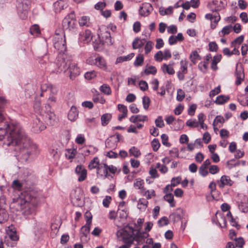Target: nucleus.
Masks as SVG:
<instances>
[{"label":"nucleus","instance_id":"6e6d98bb","mask_svg":"<svg viewBox=\"0 0 248 248\" xmlns=\"http://www.w3.org/2000/svg\"><path fill=\"white\" fill-rule=\"evenodd\" d=\"M151 144L153 149L154 151H157L160 146L159 140L156 139H155L153 140Z\"/></svg>","mask_w":248,"mask_h":248},{"label":"nucleus","instance_id":"603ef678","mask_svg":"<svg viewBox=\"0 0 248 248\" xmlns=\"http://www.w3.org/2000/svg\"><path fill=\"white\" fill-rule=\"evenodd\" d=\"M7 214L4 210L0 209V224L4 222L7 219Z\"/></svg>","mask_w":248,"mask_h":248},{"label":"nucleus","instance_id":"bb28decb","mask_svg":"<svg viewBox=\"0 0 248 248\" xmlns=\"http://www.w3.org/2000/svg\"><path fill=\"white\" fill-rule=\"evenodd\" d=\"M144 44V39L142 40L138 37H136L132 43V47L133 49H137L142 47Z\"/></svg>","mask_w":248,"mask_h":248},{"label":"nucleus","instance_id":"338daca9","mask_svg":"<svg viewBox=\"0 0 248 248\" xmlns=\"http://www.w3.org/2000/svg\"><path fill=\"white\" fill-rule=\"evenodd\" d=\"M85 78L90 80L96 77V73L94 71L86 72L84 75Z\"/></svg>","mask_w":248,"mask_h":248},{"label":"nucleus","instance_id":"58836bf2","mask_svg":"<svg viewBox=\"0 0 248 248\" xmlns=\"http://www.w3.org/2000/svg\"><path fill=\"white\" fill-rule=\"evenodd\" d=\"M91 226L90 219H88L87 223L81 228V232L85 235L88 234L90 231V228Z\"/></svg>","mask_w":248,"mask_h":248},{"label":"nucleus","instance_id":"6e6552de","mask_svg":"<svg viewBox=\"0 0 248 248\" xmlns=\"http://www.w3.org/2000/svg\"><path fill=\"white\" fill-rule=\"evenodd\" d=\"M76 20L75 13L71 12L62 21V27L65 30H71L74 29L76 26Z\"/></svg>","mask_w":248,"mask_h":248},{"label":"nucleus","instance_id":"37998d69","mask_svg":"<svg viewBox=\"0 0 248 248\" xmlns=\"http://www.w3.org/2000/svg\"><path fill=\"white\" fill-rule=\"evenodd\" d=\"M178 210L179 209L177 210L176 212L170 215L169 217L170 219H171L174 221H178L181 219V216L180 214L178 213Z\"/></svg>","mask_w":248,"mask_h":248},{"label":"nucleus","instance_id":"4d7b16f0","mask_svg":"<svg viewBox=\"0 0 248 248\" xmlns=\"http://www.w3.org/2000/svg\"><path fill=\"white\" fill-rule=\"evenodd\" d=\"M30 32L31 34L40 33V31L39 26L36 24L32 26L30 28Z\"/></svg>","mask_w":248,"mask_h":248},{"label":"nucleus","instance_id":"4be33fe9","mask_svg":"<svg viewBox=\"0 0 248 248\" xmlns=\"http://www.w3.org/2000/svg\"><path fill=\"white\" fill-rule=\"evenodd\" d=\"M130 121L133 123L139 122H145L148 121V117L146 115H137L132 116L130 118Z\"/></svg>","mask_w":248,"mask_h":248},{"label":"nucleus","instance_id":"7c9ffc66","mask_svg":"<svg viewBox=\"0 0 248 248\" xmlns=\"http://www.w3.org/2000/svg\"><path fill=\"white\" fill-rule=\"evenodd\" d=\"M111 118V115L109 113L103 114L101 118L102 124L103 126L107 125Z\"/></svg>","mask_w":248,"mask_h":248},{"label":"nucleus","instance_id":"c85d7f7f","mask_svg":"<svg viewBox=\"0 0 248 248\" xmlns=\"http://www.w3.org/2000/svg\"><path fill=\"white\" fill-rule=\"evenodd\" d=\"M235 75H236V80L235 82V84L237 85H239L241 83L242 81L244 79V77H245L244 73L242 71L236 70Z\"/></svg>","mask_w":248,"mask_h":248},{"label":"nucleus","instance_id":"20e7f679","mask_svg":"<svg viewBox=\"0 0 248 248\" xmlns=\"http://www.w3.org/2000/svg\"><path fill=\"white\" fill-rule=\"evenodd\" d=\"M54 46L60 53H64L66 49L65 34L61 30H57L53 39Z\"/></svg>","mask_w":248,"mask_h":248},{"label":"nucleus","instance_id":"bf43d9fd","mask_svg":"<svg viewBox=\"0 0 248 248\" xmlns=\"http://www.w3.org/2000/svg\"><path fill=\"white\" fill-rule=\"evenodd\" d=\"M232 27L231 25L226 26L224 27L221 31V36L228 34L232 31Z\"/></svg>","mask_w":248,"mask_h":248},{"label":"nucleus","instance_id":"7ed1b4c3","mask_svg":"<svg viewBox=\"0 0 248 248\" xmlns=\"http://www.w3.org/2000/svg\"><path fill=\"white\" fill-rule=\"evenodd\" d=\"M13 204L14 206H18L17 210H20L25 216H28L34 213L33 205L21 197L18 198L16 202H14Z\"/></svg>","mask_w":248,"mask_h":248},{"label":"nucleus","instance_id":"a211bd4d","mask_svg":"<svg viewBox=\"0 0 248 248\" xmlns=\"http://www.w3.org/2000/svg\"><path fill=\"white\" fill-rule=\"evenodd\" d=\"M12 187L16 190L20 191L23 189V187H26V182L18 179L15 180L12 182Z\"/></svg>","mask_w":248,"mask_h":248},{"label":"nucleus","instance_id":"a878e982","mask_svg":"<svg viewBox=\"0 0 248 248\" xmlns=\"http://www.w3.org/2000/svg\"><path fill=\"white\" fill-rule=\"evenodd\" d=\"M80 36L81 37V39L86 42H90L92 40L93 37L91 31L88 30H86L83 34H80Z\"/></svg>","mask_w":248,"mask_h":248},{"label":"nucleus","instance_id":"774afa93","mask_svg":"<svg viewBox=\"0 0 248 248\" xmlns=\"http://www.w3.org/2000/svg\"><path fill=\"white\" fill-rule=\"evenodd\" d=\"M235 247L238 248H242L245 244L244 240L242 237L235 239Z\"/></svg>","mask_w":248,"mask_h":248},{"label":"nucleus","instance_id":"a18cd8bd","mask_svg":"<svg viewBox=\"0 0 248 248\" xmlns=\"http://www.w3.org/2000/svg\"><path fill=\"white\" fill-rule=\"evenodd\" d=\"M239 209L244 213L248 212V203L246 202H242L238 204Z\"/></svg>","mask_w":248,"mask_h":248},{"label":"nucleus","instance_id":"ea45409f","mask_svg":"<svg viewBox=\"0 0 248 248\" xmlns=\"http://www.w3.org/2000/svg\"><path fill=\"white\" fill-rule=\"evenodd\" d=\"M100 90L101 92L107 95H109L111 93V90L110 87L106 84L102 85L100 87Z\"/></svg>","mask_w":248,"mask_h":248},{"label":"nucleus","instance_id":"f03ea898","mask_svg":"<svg viewBox=\"0 0 248 248\" xmlns=\"http://www.w3.org/2000/svg\"><path fill=\"white\" fill-rule=\"evenodd\" d=\"M135 229L129 225L125 227V229H121L117 232L118 237H121L123 241L126 244L131 245L135 240L134 232Z\"/></svg>","mask_w":248,"mask_h":248},{"label":"nucleus","instance_id":"8fccbe9b","mask_svg":"<svg viewBox=\"0 0 248 248\" xmlns=\"http://www.w3.org/2000/svg\"><path fill=\"white\" fill-rule=\"evenodd\" d=\"M190 59L191 61L194 64H195L196 63V61L200 59V57L196 51H194L191 53Z\"/></svg>","mask_w":248,"mask_h":248},{"label":"nucleus","instance_id":"49530a36","mask_svg":"<svg viewBox=\"0 0 248 248\" xmlns=\"http://www.w3.org/2000/svg\"><path fill=\"white\" fill-rule=\"evenodd\" d=\"M129 154L130 155L134 156L135 157H138L140 155V150L134 146L130 149Z\"/></svg>","mask_w":248,"mask_h":248},{"label":"nucleus","instance_id":"aec40b11","mask_svg":"<svg viewBox=\"0 0 248 248\" xmlns=\"http://www.w3.org/2000/svg\"><path fill=\"white\" fill-rule=\"evenodd\" d=\"M152 5L149 3H145L143 4L142 6L140 7V13L141 16H147L150 13V10L152 9Z\"/></svg>","mask_w":248,"mask_h":248},{"label":"nucleus","instance_id":"69168bd1","mask_svg":"<svg viewBox=\"0 0 248 248\" xmlns=\"http://www.w3.org/2000/svg\"><path fill=\"white\" fill-rule=\"evenodd\" d=\"M169 223L168 219L166 217H162L158 221V224L160 227H162L164 225H167Z\"/></svg>","mask_w":248,"mask_h":248},{"label":"nucleus","instance_id":"3c124183","mask_svg":"<svg viewBox=\"0 0 248 248\" xmlns=\"http://www.w3.org/2000/svg\"><path fill=\"white\" fill-rule=\"evenodd\" d=\"M240 165V161H235L234 159H231L227 162V166L231 169Z\"/></svg>","mask_w":248,"mask_h":248},{"label":"nucleus","instance_id":"ddd939ff","mask_svg":"<svg viewBox=\"0 0 248 248\" xmlns=\"http://www.w3.org/2000/svg\"><path fill=\"white\" fill-rule=\"evenodd\" d=\"M76 174L79 176L78 181L82 182L87 177V171L82 165H78L75 169Z\"/></svg>","mask_w":248,"mask_h":248},{"label":"nucleus","instance_id":"c756f323","mask_svg":"<svg viewBox=\"0 0 248 248\" xmlns=\"http://www.w3.org/2000/svg\"><path fill=\"white\" fill-rule=\"evenodd\" d=\"M134 56V53H132L125 56H121L118 57L116 61V63H120L124 61L130 60Z\"/></svg>","mask_w":248,"mask_h":248},{"label":"nucleus","instance_id":"13d9d810","mask_svg":"<svg viewBox=\"0 0 248 248\" xmlns=\"http://www.w3.org/2000/svg\"><path fill=\"white\" fill-rule=\"evenodd\" d=\"M181 69L182 73L186 74L187 73V62L186 60H182L180 62Z\"/></svg>","mask_w":248,"mask_h":248},{"label":"nucleus","instance_id":"412c9836","mask_svg":"<svg viewBox=\"0 0 248 248\" xmlns=\"http://www.w3.org/2000/svg\"><path fill=\"white\" fill-rule=\"evenodd\" d=\"M118 108L119 110L122 112V114H119L118 116V120L122 121V120L127 116V109L125 106L122 104H119L118 105Z\"/></svg>","mask_w":248,"mask_h":248},{"label":"nucleus","instance_id":"5701e85b","mask_svg":"<svg viewBox=\"0 0 248 248\" xmlns=\"http://www.w3.org/2000/svg\"><path fill=\"white\" fill-rule=\"evenodd\" d=\"M230 100V97L224 95H220L218 96L216 100L215 101V103L217 105H222Z\"/></svg>","mask_w":248,"mask_h":248},{"label":"nucleus","instance_id":"1a4fd4ad","mask_svg":"<svg viewBox=\"0 0 248 248\" xmlns=\"http://www.w3.org/2000/svg\"><path fill=\"white\" fill-rule=\"evenodd\" d=\"M7 234L10 240L14 242H10L9 240L7 239V237H5V243L6 245L8 247H15L16 244V242L17 241L19 238L16 234V231L14 229H12L9 227L8 229L7 230Z\"/></svg>","mask_w":248,"mask_h":248},{"label":"nucleus","instance_id":"09e8293b","mask_svg":"<svg viewBox=\"0 0 248 248\" xmlns=\"http://www.w3.org/2000/svg\"><path fill=\"white\" fill-rule=\"evenodd\" d=\"M77 153V150L75 149H69L67 150V152L65 154L66 156L68 159L73 158Z\"/></svg>","mask_w":248,"mask_h":248},{"label":"nucleus","instance_id":"2eb2a0df","mask_svg":"<svg viewBox=\"0 0 248 248\" xmlns=\"http://www.w3.org/2000/svg\"><path fill=\"white\" fill-rule=\"evenodd\" d=\"M217 182L220 188H223L225 185L231 186L233 184V182L231 180L230 177L226 175L222 176L220 180L217 181Z\"/></svg>","mask_w":248,"mask_h":248},{"label":"nucleus","instance_id":"79ce46f5","mask_svg":"<svg viewBox=\"0 0 248 248\" xmlns=\"http://www.w3.org/2000/svg\"><path fill=\"white\" fill-rule=\"evenodd\" d=\"M186 125L190 127H197L199 126V123L196 119H190L186 122Z\"/></svg>","mask_w":248,"mask_h":248},{"label":"nucleus","instance_id":"0e129e2a","mask_svg":"<svg viewBox=\"0 0 248 248\" xmlns=\"http://www.w3.org/2000/svg\"><path fill=\"white\" fill-rule=\"evenodd\" d=\"M75 141L77 144H82L85 141V139L83 135L79 134L77 136Z\"/></svg>","mask_w":248,"mask_h":248},{"label":"nucleus","instance_id":"c03bdc74","mask_svg":"<svg viewBox=\"0 0 248 248\" xmlns=\"http://www.w3.org/2000/svg\"><path fill=\"white\" fill-rule=\"evenodd\" d=\"M144 61L143 56L141 54H139L134 62V65L136 66H140L142 64Z\"/></svg>","mask_w":248,"mask_h":248},{"label":"nucleus","instance_id":"393cba45","mask_svg":"<svg viewBox=\"0 0 248 248\" xmlns=\"http://www.w3.org/2000/svg\"><path fill=\"white\" fill-rule=\"evenodd\" d=\"M101 163H99V159L97 157H94L93 160H92L89 165L88 168L90 170H93L94 169H98V167L100 166Z\"/></svg>","mask_w":248,"mask_h":248},{"label":"nucleus","instance_id":"423d86ee","mask_svg":"<svg viewBox=\"0 0 248 248\" xmlns=\"http://www.w3.org/2000/svg\"><path fill=\"white\" fill-rule=\"evenodd\" d=\"M43 120L47 124H54L58 121V118L55 114L51 111V107L49 104H46L45 110L43 114L41 115Z\"/></svg>","mask_w":248,"mask_h":248},{"label":"nucleus","instance_id":"39448f33","mask_svg":"<svg viewBox=\"0 0 248 248\" xmlns=\"http://www.w3.org/2000/svg\"><path fill=\"white\" fill-rule=\"evenodd\" d=\"M17 9L19 16L22 19H25L27 17L31 0H17Z\"/></svg>","mask_w":248,"mask_h":248},{"label":"nucleus","instance_id":"f704fd0d","mask_svg":"<svg viewBox=\"0 0 248 248\" xmlns=\"http://www.w3.org/2000/svg\"><path fill=\"white\" fill-rule=\"evenodd\" d=\"M148 201L144 199H140L138 203V208L140 210H145L147 207Z\"/></svg>","mask_w":248,"mask_h":248},{"label":"nucleus","instance_id":"0eeeda50","mask_svg":"<svg viewBox=\"0 0 248 248\" xmlns=\"http://www.w3.org/2000/svg\"><path fill=\"white\" fill-rule=\"evenodd\" d=\"M70 60L66 59V56L63 54L59 55L56 61L57 72H65L68 70V65L70 64Z\"/></svg>","mask_w":248,"mask_h":248},{"label":"nucleus","instance_id":"473e14b6","mask_svg":"<svg viewBox=\"0 0 248 248\" xmlns=\"http://www.w3.org/2000/svg\"><path fill=\"white\" fill-rule=\"evenodd\" d=\"M79 24L80 26L88 27L90 25V18L86 16H83L79 19Z\"/></svg>","mask_w":248,"mask_h":248},{"label":"nucleus","instance_id":"5fc2aeb1","mask_svg":"<svg viewBox=\"0 0 248 248\" xmlns=\"http://www.w3.org/2000/svg\"><path fill=\"white\" fill-rule=\"evenodd\" d=\"M142 104L145 109H147L150 104V99L148 96H144L142 98Z\"/></svg>","mask_w":248,"mask_h":248},{"label":"nucleus","instance_id":"de8ad7c7","mask_svg":"<svg viewBox=\"0 0 248 248\" xmlns=\"http://www.w3.org/2000/svg\"><path fill=\"white\" fill-rule=\"evenodd\" d=\"M153 46L154 43L153 42L151 41H148L147 42L144 47L145 54L146 55H147L149 52H150L153 47Z\"/></svg>","mask_w":248,"mask_h":248},{"label":"nucleus","instance_id":"4c0bfd02","mask_svg":"<svg viewBox=\"0 0 248 248\" xmlns=\"http://www.w3.org/2000/svg\"><path fill=\"white\" fill-rule=\"evenodd\" d=\"M7 103L6 100L3 97H0V122L3 120V116L2 113V108Z\"/></svg>","mask_w":248,"mask_h":248},{"label":"nucleus","instance_id":"b1692460","mask_svg":"<svg viewBox=\"0 0 248 248\" xmlns=\"http://www.w3.org/2000/svg\"><path fill=\"white\" fill-rule=\"evenodd\" d=\"M161 69L164 73H167L169 75H173L175 73V71L171 65L163 64Z\"/></svg>","mask_w":248,"mask_h":248},{"label":"nucleus","instance_id":"4468645a","mask_svg":"<svg viewBox=\"0 0 248 248\" xmlns=\"http://www.w3.org/2000/svg\"><path fill=\"white\" fill-rule=\"evenodd\" d=\"M148 236L149 234L148 233L141 232L139 229L134 235L135 240L137 242L138 245H140L144 243L145 239L148 237Z\"/></svg>","mask_w":248,"mask_h":248},{"label":"nucleus","instance_id":"6ab92c4d","mask_svg":"<svg viewBox=\"0 0 248 248\" xmlns=\"http://www.w3.org/2000/svg\"><path fill=\"white\" fill-rule=\"evenodd\" d=\"M78 116V112L77 108L72 106L68 114V118L71 121H75L77 120Z\"/></svg>","mask_w":248,"mask_h":248},{"label":"nucleus","instance_id":"f3484780","mask_svg":"<svg viewBox=\"0 0 248 248\" xmlns=\"http://www.w3.org/2000/svg\"><path fill=\"white\" fill-rule=\"evenodd\" d=\"M32 127L34 128V131L36 132L41 131L46 128V126L38 118H36L34 120Z\"/></svg>","mask_w":248,"mask_h":248},{"label":"nucleus","instance_id":"a19ab883","mask_svg":"<svg viewBox=\"0 0 248 248\" xmlns=\"http://www.w3.org/2000/svg\"><path fill=\"white\" fill-rule=\"evenodd\" d=\"M144 184L143 180L141 178H137L134 180L133 186L136 189H139Z\"/></svg>","mask_w":248,"mask_h":248},{"label":"nucleus","instance_id":"dca6fc26","mask_svg":"<svg viewBox=\"0 0 248 248\" xmlns=\"http://www.w3.org/2000/svg\"><path fill=\"white\" fill-rule=\"evenodd\" d=\"M108 165L105 163H101L100 166L97 169L98 177L106 178L108 176Z\"/></svg>","mask_w":248,"mask_h":248},{"label":"nucleus","instance_id":"9b49d317","mask_svg":"<svg viewBox=\"0 0 248 248\" xmlns=\"http://www.w3.org/2000/svg\"><path fill=\"white\" fill-rule=\"evenodd\" d=\"M68 70L70 74V78L72 79H73L80 74L79 67H78L75 63L72 62H70V64L68 65Z\"/></svg>","mask_w":248,"mask_h":248},{"label":"nucleus","instance_id":"f257e3e1","mask_svg":"<svg viewBox=\"0 0 248 248\" xmlns=\"http://www.w3.org/2000/svg\"><path fill=\"white\" fill-rule=\"evenodd\" d=\"M2 140L6 146H18L19 156L25 161L31 155L37 153L36 145L30 142L17 125L6 124L4 127H0V140Z\"/></svg>","mask_w":248,"mask_h":248},{"label":"nucleus","instance_id":"72a5a7b5","mask_svg":"<svg viewBox=\"0 0 248 248\" xmlns=\"http://www.w3.org/2000/svg\"><path fill=\"white\" fill-rule=\"evenodd\" d=\"M164 199L165 200L167 201L170 204V205L171 207L175 206V203L174 202L173 196L171 193L166 194L164 196Z\"/></svg>","mask_w":248,"mask_h":248},{"label":"nucleus","instance_id":"052dcab7","mask_svg":"<svg viewBox=\"0 0 248 248\" xmlns=\"http://www.w3.org/2000/svg\"><path fill=\"white\" fill-rule=\"evenodd\" d=\"M185 96V93L182 89H179L177 90L176 98L178 101H182L184 99Z\"/></svg>","mask_w":248,"mask_h":248},{"label":"nucleus","instance_id":"c9c22d12","mask_svg":"<svg viewBox=\"0 0 248 248\" xmlns=\"http://www.w3.org/2000/svg\"><path fill=\"white\" fill-rule=\"evenodd\" d=\"M106 62L105 60L100 56H97L96 63L95 65L101 68H103L106 67Z\"/></svg>","mask_w":248,"mask_h":248},{"label":"nucleus","instance_id":"9d476101","mask_svg":"<svg viewBox=\"0 0 248 248\" xmlns=\"http://www.w3.org/2000/svg\"><path fill=\"white\" fill-rule=\"evenodd\" d=\"M121 136L117 133L116 135L110 136L106 141V146L109 149H115L117 147V142L120 140Z\"/></svg>","mask_w":248,"mask_h":248},{"label":"nucleus","instance_id":"680f3d73","mask_svg":"<svg viewBox=\"0 0 248 248\" xmlns=\"http://www.w3.org/2000/svg\"><path fill=\"white\" fill-rule=\"evenodd\" d=\"M219 171V169L217 165H211L209 168V172L215 174Z\"/></svg>","mask_w":248,"mask_h":248},{"label":"nucleus","instance_id":"864d4df0","mask_svg":"<svg viewBox=\"0 0 248 248\" xmlns=\"http://www.w3.org/2000/svg\"><path fill=\"white\" fill-rule=\"evenodd\" d=\"M145 193L143 194V196H145L147 199H150L152 197L155 196V191L154 189L146 190Z\"/></svg>","mask_w":248,"mask_h":248},{"label":"nucleus","instance_id":"2f4dec72","mask_svg":"<svg viewBox=\"0 0 248 248\" xmlns=\"http://www.w3.org/2000/svg\"><path fill=\"white\" fill-rule=\"evenodd\" d=\"M33 108H34V110L36 112L39 113L41 115L43 114V113L44 112V111L45 110V108H41V102H40V101H36L34 103Z\"/></svg>","mask_w":248,"mask_h":248},{"label":"nucleus","instance_id":"cd10ccee","mask_svg":"<svg viewBox=\"0 0 248 248\" xmlns=\"http://www.w3.org/2000/svg\"><path fill=\"white\" fill-rule=\"evenodd\" d=\"M222 56L221 55H217L213 57L211 63V68L214 70H216L217 69V64L218 63L221 59Z\"/></svg>","mask_w":248,"mask_h":248},{"label":"nucleus","instance_id":"e433bc0d","mask_svg":"<svg viewBox=\"0 0 248 248\" xmlns=\"http://www.w3.org/2000/svg\"><path fill=\"white\" fill-rule=\"evenodd\" d=\"M157 72L156 68L154 66H146L144 69V72L146 75L152 74L155 75Z\"/></svg>","mask_w":248,"mask_h":248},{"label":"nucleus","instance_id":"f8f14e48","mask_svg":"<svg viewBox=\"0 0 248 248\" xmlns=\"http://www.w3.org/2000/svg\"><path fill=\"white\" fill-rule=\"evenodd\" d=\"M226 5V3L223 0H214L210 6L213 12H217L224 9Z\"/></svg>","mask_w":248,"mask_h":248},{"label":"nucleus","instance_id":"e2e57ef3","mask_svg":"<svg viewBox=\"0 0 248 248\" xmlns=\"http://www.w3.org/2000/svg\"><path fill=\"white\" fill-rule=\"evenodd\" d=\"M221 92L220 90V86H218L217 88L211 90L209 93V96L211 98H212L216 95L219 93Z\"/></svg>","mask_w":248,"mask_h":248}]
</instances>
